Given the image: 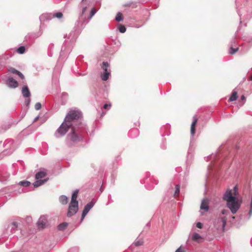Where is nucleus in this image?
Instances as JSON below:
<instances>
[{
    "instance_id": "obj_1",
    "label": "nucleus",
    "mask_w": 252,
    "mask_h": 252,
    "mask_svg": "<svg viewBox=\"0 0 252 252\" xmlns=\"http://www.w3.org/2000/svg\"><path fill=\"white\" fill-rule=\"evenodd\" d=\"M64 120L72 127H78L82 122V113L76 108L71 109L66 115Z\"/></svg>"
},
{
    "instance_id": "obj_2",
    "label": "nucleus",
    "mask_w": 252,
    "mask_h": 252,
    "mask_svg": "<svg viewBox=\"0 0 252 252\" xmlns=\"http://www.w3.org/2000/svg\"><path fill=\"white\" fill-rule=\"evenodd\" d=\"M223 199L227 202V206L233 214H235L240 207L238 199L232 195V191L228 189L223 195Z\"/></svg>"
},
{
    "instance_id": "obj_3",
    "label": "nucleus",
    "mask_w": 252,
    "mask_h": 252,
    "mask_svg": "<svg viewBox=\"0 0 252 252\" xmlns=\"http://www.w3.org/2000/svg\"><path fill=\"white\" fill-rule=\"evenodd\" d=\"M75 128L76 127H72L71 132L66 136V142L67 145L69 146L72 145L71 142L73 143H77L83 140V136L76 131Z\"/></svg>"
},
{
    "instance_id": "obj_4",
    "label": "nucleus",
    "mask_w": 252,
    "mask_h": 252,
    "mask_svg": "<svg viewBox=\"0 0 252 252\" xmlns=\"http://www.w3.org/2000/svg\"><path fill=\"white\" fill-rule=\"evenodd\" d=\"M79 24L80 22L78 21H77L73 30L71 31L68 34H66L64 36V38H65L64 45L68 42H74L77 39L81 32V29L79 28Z\"/></svg>"
},
{
    "instance_id": "obj_5",
    "label": "nucleus",
    "mask_w": 252,
    "mask_h": 252,
    "mask_svg": "<svg viewBox=\"0 0 252 252\" xmlns=\"http://www.w3.org/2000/svg\"><path fill=\"white\" fill-rule=\"evenodd\" d=\"M70 128H72V126L69 125L67 122H66L64 120L60 126V127L57 129L55 133V136L57 138H59L60 137H62L64 136L66 132L68 131Z\"/></svg>"
},
{
    "instance_id": "obj_6",
    "label": "nucleus",
    "mask_w": 252,
    "mask_h": 252,
    "mask_svg": "<svg viewBox=\"0 0 252 252\" xmlns=\"http://www.w3.org/2000/svg\"><path fill=\"white\" fill-rule=\"evenodd\" d=\"M78 210V203H72L70 202L68 207V210L67 213L68 217H71L75 215Z\"/></svg>"
},
{
    "instance_id": "obj_7",
    "label": "nucleus",
    "mask_w": 252,
    "mask_h": 252,
    "mask_svg": "<svg viewBox=\"0 0 252 252\" xmlns=\"http://www.w3.org/2000/svg\"><path fill=\"white\" fill-rule=\"evenodd\" d=\"M94 203L93 201H91L88 203L87 205H85L84 210L82 212V217L81 219V221H82L90 210L93 207Z\"/></svg>"
},
{
    "instance_id": "obj_8",
    "label": "nucleus",
    "mask_w": 252,
    "mask_h": 252,
    "mask_svg": "<svg viewBox=\"0 0 252 252\" xmlns=\"http://www.w3.org/2000/svg\"><path fill=\"white\" fill-rule=\"evenodd\" d=\"M6 84L10 88H15L18 86V82L12 77H9L6 81Z\"/></svg>"
},
{
    "instance_id": "obj_9",
    "label": "nucleus",
    "mask_w": 252,
    "mask_h": 252,
    "mask_svg": "<svg viewBox=\"0 0 252 252\" xmlns=\"http://www.w3.org/2000/svg\"><path fill=\"white\" fill-rule=\"evenodd\" d=\"M47 223V219L44 217H40L37 222V226L39 229H43Z\"/></svg>"
},
{
    "instance_id": "obj_10",
    "label": "nucleus",
    "mask_w": 252,
    "mask_h": 252,
    "mask_svg": "<svg viewBox=\"0 0 252 252\" xmlns=\"http://www.w3.org/2000/svg\"><path fill=\"white\" fill-rule=\"evenodd\" d=\"M197 122V118L196 115L193 117V121L190 127V134L193 136L195 133V126Z\"/></svg>"
},
{
    "instance_id": "obj_11",
    "label": "nucleus",
    "mask_w": 252,
    "mask_h": 252,
    "mask_svg": "<svg viewBox=\"0 0 252 252\" xmlns=\"http://www.w3.org/2000/svg\"><path fill=\"white\" fill-rule=\"evenodd\" d=\"M48 181V179H44V180H37L33 184V187L31 186V189H32L34 188L38 187L40 186L43 185Z\"/></svg>"
},
{
    "instance_id": "obj_12",
    "label": "nucleus",
    "mask_w": 252,
    "mask_h": 252,
    "mask_svg": "<svg viewBox=\"0 0 252 252\" xmlns=\"http://www.w3.org/2000/svg\"><path fill=\"white\" fill-rule=\"evenodd\" d=\"M22 94L24 97H30L31 96V93L27 86H24L22 88Z\"/></svg>"
},
{
    "instance_id": "obj_13",
    "label": "nucleus",
    "mask_w": 252,
    "mask_h": 252,
    "mask_svg": "<svg viewBox=\"0 0 252 252\" xmlns=\"http://www.w3.org/2000/svg\"><path fill=\"white\" fill-rule=\"evenodd\" d=\"M208 206V201L207 199H204L201 202L200 205V209L204 210L205 212H207L209 210Z\"/></svg>"
},
{
    "instance_id": "obj_14",
    "label": "nucleus",
    "mask_w": 252,
    "mask_h": 252,
    "mask_svg": "<svg viewBox=\"0 0 252 252\" xmlns=\"http://www.w3.org/2000/svg\"><path fill=\"white\" fill-rule=\"evenodd\" d=\"M18 228V223L16 222H13L8 226V229L10 230L11 233H14L17 230Z\"/></svg>"
},
{
    "instance_id": "obj_15",
    "label": "nucleus",
    "mask_w": 252,
    "mask_h": 252,
    "mask_svg": "<svg viewBox=\"0 0 252 252\" xmlns=\"http://www.w3.org/2000/svg\"><path fill=\"white\" fill-rule=\"evenodd\" d=\"M9 71L13 74L18 75L22 79H24V76L23 75V74L21 72L19 71L18 70H16V69H15L14 68H10Z\"/></svg>"
},
{
    "instance_id": "obj_16",
    "label": "nucleus",
    "mask_w": 252,
    "mask_h": 252,
    "mask_svg": "<svg viewBox=\"0 0 252 252\" xmlns=\"http://www.w3.org/2000/svg\"><path fill=\"white\" fill-rule=\"evenodd\" d=\"M78 190L76 189L72 193V196H71V202L72 203H78V201L77 200V198L78 196Z\"/></svg>"
},
{
    "instance_id": "obj_17",
    "label": "nucleus",
    "mask_w": 252,
    "mask_h": 252,
    "mask_svg": "<svg viewBox=\"0 0 252 252\" xmlns=\"http://www.w3.org/2000/svg\"><path fill=\"white\" fill-rule=\"evenodd\" d=\"M218 222L221 223L222 225V229L223 230L224 229V228L225 227L226 221H227V218L225 217H222L221 218H219L217 220Z\"/></svg>"
},
{
    "instance_id": "obj_18",
    "label": "nucleus",
    "mask_w": 252,
    "mask_h": 252,
    "mask_svg": "<svg viewBox=\"0 0 252 252\" xmlns=\"http://www.w3.org/2000/svg\"><path fill=\"white\" fill-rule=\"evenodd\" d=\"M59 201L62 204L65 205L68 202V198L66 196L62 195L60 196Z\"/></svg>"
},
{
    "instance_id": "obj_19",
    "label": "nucleus",
    "mask_w": 252,
    "mask_h": 252,
    "mask_svg": "<svg viewBox=\"0 0 252 252\" xmlns=\"http://www.w3.org/2000/svg\"><path fill=\"white\" fill-rule=\"evenodd\" d=\"M46 173L45 172L40 171L37 172L35 174V177L36 180H39L40 179H41V178L44 177L46 176Z\"/></svg>"
},
{
    "instance_id": "obj_20",
    "label": "nucleus",
    "mask_w": 252,
    "mask_h": 252,
    "mask_svg": "<svg viewBox=\"0 0 252 252\" xmlns=\"http://www.w3.org/2000/svg\"><path fill=\"white\" fill-rule=\"evenodd\" d=\"M18 184L20 186H22V187H30V188H31L30 187L31 183L29 181H20Z\"/></svg>"
},
{
    "instance_id": "obj_21",
    "label": "nucleus",
    "mask_w": 252,
    "mask_h": 252,
    "mask_svg": "<svg viewBox=\"0 0 252 252\" xmlns=\"http://www.w3.org/2000/svg\"><path fill=\"white\" fill-rule=\"evenodd\" d=\"M137 134L138 130L137 129H131L128 132V135L132 138L136 137L137 135Z\"/></svg>"
},
{
    "instance_id": "obj_22",
    "label": "nucleus",
    "mask_w": 252,
    "mask_h": 252,
    "mask_svg": "<svg viewBox=\"0 0 252 252\" xmlns=\"http://www.w3.org/2000/svg\"><path fill=\"white\" fill-rule=\"evenodd\" d=\"M109 66V64L107 62H104L102 63V68L104 71L103 72H110L109 71H108L107 68Z\"/></svg>"
},
{
    "instance_id": "obj_23",
    "label": "nucleus",
    "mask_w": 252,
    "mask_h": 252,
    "mask_svg": "<svg viewBox=\"0 0 252 252\" xmlns=\"http://www.w3.org/2000/svg\"><path fill=\"white\" fill-rule=\"evenodd\" d=\"M238 47L233 48L232 47V45H231L229 48V53L230 54L233 55L235 54L236 52L238 51Z\"/></svg>"
},
{
    "instance_id": "obj_24",
    "label": "nucleus",
    "mask_w": 252,
    "mask_h": 252,
    "mask_svg": "<svg viewBox=\"0 0 252 252\" xmlns=\"http://www.w3.org/2000/svg\"><path fill=\"white\" fill-rule=\"evenodd\" d=\"M67 225L68 224L66 222L62 223L58 225V228L59 230H63L67 226Z\"/></svg>"
},
{
    "instance_id": "obj_25",
    "label": "nucleus",
    "mask_w": 252,
    "mask_h": 252,
    "mask_svg": "<svg viewBox=\"0 0 252 252\" xmlns=\"http://www.w3.org/2000/svg\"><path fill=\"white\" fill-rule=\"evenodd\" d=\"M237 98V93L236 92H233L231 96L229 98V101H233Z\"/></svg>"
},
{
    "instance_id": "obj_26",
    "label": "nucleus",
    "mask_w": 252,
    "mask_h": 252,
    "mask_svg": "<svg viewBox=\"0 0 252 252\" xmlns=\"http://www.w3.org/2000/svg\"><path fill=\"white\" fill-rule=\"evenodd\" d=\"M110 72H103V74L101 76V79L103 81L107 80L110 75Z\"/></svg>"
},
{
    "instance_id": "obj_27",
    "label": "nucleus",
    "mask_w": 252,
    "mask_h": 252,
    "mask_svg": "<svg viewBox=\"0 0 252 252\" xmlns=\"http://www.w3.org/2000/svg\"><path fill=\"white\" fill-rule=\"evenodd\" d=\"M143 241L142 239H136L133 243L135 246H140L143 245Z\"/></svg>"
},
{
    "instance_id": "obj_28",
    "label": "nucleus",
    "mask_w": 252,
    "mask_h": 252,
    "mask_svg": "<svg viewBox=\"0 0 252 252\" xmlns=\"http://www.w3.org/2000/svg\"><path fill=\"white\" fill-rule=\"evenodd\" d=\"M123 19L122 14L121 12H118L116 17H115V20L117 22H120L122 21Z\"/></svg>"
},
{
    "instance_id": "obj_29",
    "label": "nucleus",
    "mask_w": 252,
    "mask_h": 252,
    "mask_svg": "<svg viewBox=\"0 0 252 252\" xmlns=\"http://www.w3.org/2000/svg\"><path fill=\"white\" fill-rule=\"evenodd\" d=\"M180 186L179 185H177L175 186V190L174 193V196H178L180 193Z\"/></svg>"
},
{
    "instance_id": "obj_30",
    "label": "nucleus",
    "mask_w": 252,
    "mask_h": 252,
    "mask_svg": "<svg viewBox=\"0 0 252 252\" xmlns=\"http://www.w3.org/2000/svg\"><path fill=\"white\" fill-rule=\"evenodd\" d=\"M120 32L124 33L126 31V28L122 25H120L118 27Z\"/></svg>"
},
{
    "instance_id": "obj_31",
    "label": "nucleus",
    "mask_w": 252,
    "mask_h": 252,
    "mask_svg": "<svg viewBox=\"0 0 252 252\" xmlns=\"http://www.w3.org/2000/svg\"><path fill=\"white\" fill-rule=\"evenodd\" d=\"M201 237L200 235L197 233H194L192 235V238L193 240H196L197 239H200Z\"/></svg>"
},
{
    "instance_id": "obj_32",
    "label": "nucleus",
    "mask_w": 252,
    "mask_h": 252,
    "mask_svg": "<svg viewBox=\"0 0 252 252\" xmlns=\"http://www.w3.org/2000/svg\"><path fill=\"white\" fill-rule=\"evenodd\" d=\"M17 51L19 53L23 54L25 51V48L24 46H21L18 49Z\"/></svg>"
},
{
    "instance_id": "obj_33",
    "label": "nucleus",
    "mask_w": 252,
    "mask_h": 252,
    "mask_svg": "<svg viewBox=\"0 0 252 252\" xmlns=\"http://www.w3.org/2000/svg\"><path fill=\"white\" fill-rule=\"evenodd\" d=\"M96 12V10L94 8H93L91 9V12H90V18H91Z\"/></svg>"
},
{
    "instance_id": "obj_34",
    "label": "nucleus",
    "mask_w": 252,
    "mask_h": 252,
    "mask_svg": "<svg viewBox=\"0 0 252 252\" xmlns=\"http://www.w3.org/2000/svg\"><path fill=\"white\" fill-rule=\"evenodd\" d=\"M41 108V104L39 102H37L35 104V109L37 110H38L39 109H40Z\"/></svg>"
},
{
    "instance_id": "obj_35",
    "label": "nucleus",
    "mask_w": 252,
    "mask_h": 252,
    "mask_svg": "<svg viewBox=\"0 0 252 252\" xmlns=\"http://www.w3.org/2000/svg\"><path fill=\"white\" fill-rule=\"evenodd\" d=\"M68 252H78V249L76 247L72 248L68 250Z\"/></svg>"
},
{
    "instance_id": "obj_36",
    "label": "nucleus",
    "mask_w": 252,
    "mask_h": 252,
    "mask_svg": "<svg viewBox=\"0 0 252 252\" xmlns=\"http://www.w3.org/2000/svg\"><path fill=\"white\" fill-rule=\"evenodd\" d=\"M219 156H220L218 154L213 155L210 156V158L212 159L213 160H215L216 158H219Z\"/></svg>"
},
{
    "instance_id": "obj_37",
    "label": "nucleus",
    "mask_w": 252,
    "mask_h": 252,
    "mask_svg": "<svg viewBox=\"0 0 252 252\" xmlns=\"http://www.w3.org/2000/svg\"><path fill=\"white\" fill-rule=\"evenodd\" d=\"M111 107V103H109V104H105L104 105H103V108L105 109H107V110H109V109H110Z\"/></svg>"
},
{
    "instance_id": "obj_38",
    "label": "nucleus",
    "mask_w": 252,
    "mask_h": 252,
    "mask_svg": "<svg viewBox=\"0 0 252 252\" xmlns=\"http://www.w3.org/2000/svg\"><path fill=\"white\" fill-rule=\"evenodd\" d=\"M55 16L58 18H61L63 17V14L62 12H57L55 14Z\"/></svg>"
},
{
    "instance_id": "obj_39",
    "label": "nucleus",
    "mask_w": 252,
    "mask_h": 252,
    "mask_svg": "<svg viewBox=\"0 0 252 252\" xmlns=\"http://www.w3.org/2000/svg\"><path fill=\"white\" fill-rule=\"evenodd\" d=\"M196 227L198 228H202L203 227V224L202 223L198 222L196 223Z\"/></svg>"
},
{
    "instance_id": "obj_40",
    "label": "nucleus",
    "mask_w": 252,
    "mask_h": 252,
    "mask_svg": "<svg viewBox=\"0 0 252 252\" xmlns=\"http://www.w3.org/2000/svg\"><path fill=\"white\" fill-rule=\"evenodd\" d=\"M221 213L222 215H227L229 214V211L227 210L223 209L221 211Z\"/></svg>"
},
{
    "instance_id": "obj_41",
    "label": "nucleus",
    "mask_w": 252,
    "mask_h": 252,
    "mask_svg": "<svg viewBox=\"0 0 252 252\" xmlns=\"http://www.w3.org/2000/svg\"><path fill=\"white\" fill-rule=\"evenodd\" d=\"M86 9H87V7H85L83 8L82 9V14L80 15L79 16V19H80L81 17H82L83 16V14H84V13L86 11Z\"/></svg>"
},
{
    "instance_id": "obj_42",
    "label": "nucleus",
    "mask_w": 252,
    "mask_h": 252,
    "mask_svg": "<svg viewBox=\"0 0 252 252\" xmlns=\"http://www.w3.org/2000/svg\"><path fill=\"white\" fill-rule=\"evenodd\" d=\"M30 99L29 98L25 100V103L27 106L29 105L30 103Z\"/></svg>"
},
{
    "instance_id": "obj_43",
    "label": "nucleus",
    "mask_w": 252,
    "mask_h": 252,
    "mask_svg": "<svg viewBox=\"0 0 252 252\" xmlns=\"http://www.w3.org/2000/svg\"><path fill=\"white\" fill-rule=\"evenodd\" d=\"M175 252H184L181 248H178Z\"/></svg>"
},
{
    "instance_id": "obj_44",
    "label": "nucleus",
    "mask_w": 252,
    "mask_h": 252,
    "mask_svg": "<svg viewBox=\"0 0 252 252\" xmlns=\"http://www.w3.org/2000/svg\"><path fill=\"white\" fill-rule=\"evenodd\" d=\"M153 188H154V187H153V186H152V187H149V186H148L147 185L146 186V188H147L148 189H149V190L153 189Z\"/></svg>"
},
{
    "instance_id": "obj_45",
    "label": "nucleus",
    "mask_w": 252,
    "mask_h": 252,
    "mask_svg": "<svg viewBox=\"0 0 252 252\" xmlns=\"http://www.w3.org/2000/svg\"><path fill=\"white\" fill-rule=\"evenodd\" d=\"M9 143L10 145L13 143V141L12 140H9L7 143H6V145L8 144Z\"/></svg>"
},
{
    "instance_id": "obj_46",
    "label": "nucleus",
    "mask_w": 252,
    "mask_h": 252,
    "mask_svg": "<svg viewBox=\"0 0 252 252\" xmlns=\"http://www.w3.org/2000/svg\"><path fill=\"white\" fill-rule=\"evenodd\" d=\"M233 189H234V194H235L236 192V191H237V188H236V187H234Z\"/></svg>"
},
{
    "instance_id": "obj_47",
    "label": "nucleus",
    "mask_w": 252,
    "mask_h": 252,
    "mask_svg": "<svg viewBox=\"0 0 252 252\" xmlns=\"http://www.w3.org/2000/svg\"><path fill=\"white\" fill-rule=\"evenodd\" d=\"M241 99L242 100H245V97L244 95H242L241 96Z\"/></svg>"
},
{
    "instance_id": "obj_48",
    "label": "nucleus",
    "mask_w": 252,
    "mask_h": 252,
    "mask_svg": "<svg viewBox=\"0 0 252 252\" xmlns=\"http://www.w3.org/2000/svg\"><path fill=\"white\" fill-rule=\"evenodd\" d=\"M158 184V181L156 180H155V184L157 185Z\"/></svg>"
},
{
    "instance_id": "obj_49",
    "label": "nucleus",
    "mask_w": 252,
    "mask_h": 252,
    "mask_svg": "<svg viewBox=\"0 0 252 252\" xmlns=\"http://www.w3.org/2000/svg\"><path fill=\"white\" fill-rule=\"evenodd\" d=\"M250 80H252V75H251V76L250 77V79H249Z\"/></svg>"
},
{
    "instance_id": "obj_50",
    "label": "nucleus",
    "mask_w": 252,
    "mask_h": 252,
    "mask_svg": "<svg viewBox=\"0 0 252 252\" xmlns=\"http://www.w3.org/2000/svg\"><path fill=\"white\" fill-rule=\"evenodd\" d=\"M63 47H62V49H61V51H62V52H63Z\"/></svg>"
}]
</instances>
